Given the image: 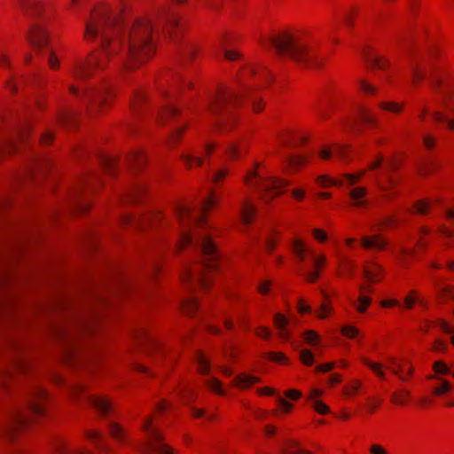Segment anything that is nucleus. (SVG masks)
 Returning <instances> with one entry per match:
<instances>
[{
    "mask_svg": "<svg viewBox=\"0 0 454 454\" xmlns=\"http://www.w3.org/2000/svg\"><path fill=\"white\" fill-rule=\"evenodd\" d=\"M86 438L93 442L94 446L98 450L102 449V443L104 441L103 433L98 429H88L84 432Z\"/></svg>",
    "mask_w": 454,
    "mask_h": 454,
    "instance_id": "nucleus-44",
    "label": "nucleus"
},
{
    "mask_svg": "<svg viewBox=\"0 0 454 454\" xmlns=\"http://www.w3.org/2000/svg\"><path fill=\"white\" fill-rule=\"evenodd\" d=\"M364 387L363 382L358 379H353L342 388L343 395L347 398H353L359 394L360 389Z\"/></svg>",
    "mask_w": 454,
    "mask_h": 454,
    "instance_id": "nucleus-33",
    "label": "nucleus"
},
{
    "mask_svg": "<svg viewBox=\"0 0 454 454\" xmlns=\"http://www.w3.org/2000/svg\"><path fill=\"white\" fill-rule=\"evenodd\" d=\"M29 40L35 47L43 49L48 44V33L41 27H34L30 31Z\"/></svg>",
    "mask_w": 454,
    "mask_h": 454,
    "instance_id": "nucleus-25",
    "label": "nucleus"
},
{
    "mask_svg": "<svg viewBox=\"0 0 454 454\" xmlns=\"http://www.w3.org/2000/svg\"><path fill=\"white\" fill-rule=\"evenodd\" d=\"M313 270L308 272L305 276L309 283H315L320 278L323 268L327 262V258L325 254H313L312 256Z\"/></svg>",
    "mask_w": 454,
    "mask_h": 454,
    "instance_id": "nucleus-20",
    "label": "nucleus"
},
{
    "mask_svg": "<svg viewBox=\"0 0 454 454\" xmlns=\"http://www.w3.org/2000/svg\"><path fill=\"white\" fill-rule=\"evenodd\" d=\"M264 162L254 160L241 177L244 187L250 192H258L259 199L265 204H270L284 192L283 188L289 185L288 180L277 176L262 175Z\"/></svg>",
    "mask_w": 454,
    "mask_h": 454,
    "instance_id": "nucleus-5",
    "label": "nucleus"
},
{
    "mask_svg": "<svg viewBox=\"0 0 454 454\" xmlns=\"http://www.w3.org/2000/svg\"><path fill=\"white\" fill-rule=\"evenodd\" d=\"M303 340L309 345L317 346L320 335L314 330H307L302 333Z\"/></svg>",
    "mask_w": 454,
    "mask_h": 454,
    "instance_id": "nucleus-60",
    "label": "nucleus"
},
{
    "mask_svg": "<svg viewBox=\"0 0 454 454\" xmlns=\"http://www.w3.org/2000/svg\"><path fill=\"white\" fill-rule=\"evenodd\" d=\"M147 192V186L144 184H138L132 189L130 192L133 202H137Z\"/></svg>",
    "mask_w": 454,
    "mask_h": 454,
    "instance_id": "nucleus-61",
    "label": "nucleus"
},
{
    "mask_svg": "<svg viewBox=\"0 0 454 454\" xmlns=\"http://www.w3.org/2000/svg\"><path fill=\"white\" fill-rule=\"evenodd\" d=\"M317 183L325 188L331 186H340L343 184L341 181H337L327 175H321L317 176Z\"/></svg>",
    "mask_w": 454,
    "mask_h": 454,
    "instance_id": "nucleus-58",
    "label": "nucleus"
},
{
    "mask_svg": "<svg viewBox=\"0 0 454 454\" xmlns=\"http://www.w3.org/2000/svg\"><path fill=\"white\" fill-rule=\"evenodd\" d=\"M91 406L102 416L114 412V402L107 395H91L89 398Z\"/></svg>",
    "mask_w": 454,
    "mask_h": 454,
    "instance_id": "nucleus-19",
    "label": "nucleus"
},
{
    "mask_svg": "<svg viewBox=\"0 0 454 454\" xmlns=\"http://www.w3.org/2000/svg\"><path fill=\"white\" fill-rule=\"evenodd\" d=\"M225 153L231 160H238L242 157L241 146L239 143L232 142L228 145Z\"/></svg>",
    "mask_w": 454,
    "mask_h": 454,
    "instance_id": "nucleus-52",
    "label": "nucleus"
},
{
    "mask_svg": "<svg viewBox=\"0 0 454 454\" xmlns=\"http://www.w3.org/2000/svg\"><path fill=\"white\" fill-rule=\"evenodd\" d=\"M239 100V96L233 90H219L216 96L208 103L207 111L219 117L214 125L215 132L228 133L236 129L239 116L232 110Z\"/></svg>",
    "mask_w": 454,
    "mask_h": 454,
    "instance_id": "nucleus-6",
    "label": "nucleus"
},
{
    "mask_svg": "<svg viewBox=\"0 0 454 454\" xmlns=\"http://www.w3.org/2000/svg\"><path fill=\"white\" fill-rule=\"evenodd\" d=\"M355 265L348 260L342 261L337 271V275L342 278H352L354 273Z\"/></svg>",
    "mask_w": 454,
    "mask_h": 454,
    "instance_id": "nucleus-49",
    "label": "nucleus"
},
{
    "mask_svg": "<svg viewBox=\"0 0 454 454\" xmlns=\"http://www.w3.org/2000/svg\"><path fill=\"white\" fill-rule=\"evenodd\" d=\"M428 380H440L442 381V384L439 386H436L434 389L432 394L435 396H441L443 395L452 390V387L450 383L447 380H442L436 375H429L427 377Z\"/></svg>",
    "mask_w": 454,
    "mask_h": 454,
    "instance_id": "nucleus-40",
    "label": "nucleus"
},
{
    "mask_svg": "<svg viewBox=\"0 0 454 454\" xmlns=\"http://www.w3.org/2000/svg\"><path fill=\"white\" fill-rule=\"evenodd\" d=\"M205 385L212 391L214 394L223 396L225 395V391L223 387V383L216 377H211L205 381Z\"/></svg>",
    "mask_w": 454,
    "mask_h": 454,
    "instance_id": "nucleus-46",
    "label": "nucleus"
},
{
    "mask_svg": "<svg viewBox=\"0 0 454 454\" xmlns=\"http://www.w3.org/2000/svg\"><path fill=\"white\" fill-rule=\"evenodd\" d=\"M416 303L424 305V300L418 290L411 289L403 298V308L411 310Z\"/></svg>",
    "mask_w": 454,
    "mask_h": 454,
    "instance_id": "nucleus-32",
    "label": "nucleus"
},
{
    "mask_svg": "<svg viewBox=\"0 0 454 454\" xmlns=\"http://www.w3.org/2000/svg\"><path fill=\"white\" fill-rule=\"evenodd\" d=\"M127 45L123 67L127 71H134L145 65L155 50L153 27L150 20L137 19L134 21L128 33Z\"/></svg>",
    "mask_w": 454,
    "mask_h": 454,
    "instance_id": "nucleus-4",
    "label": "nucleus"
},
{
    "mask_svg": "<svg viewBox=\"0 0 454 454\" xmlns=\"http://www.w3.org/2000/svg\"><path fill=\"white\" fill-rule=\"evenodd\" d=\"M311 236L319 244L326 243L329 239L327 232L321 228H313L311 230Z\"/></svg>",
    "mask_w": 454,
    "mask_h": 454,
    "instance_id": "nucleus-63",
    "label": "nucleus"
},
{
    "mask_svg": "<svg viewBox=\"0 0 454 454\" xmlns=\"http://www.w3.org/2000/svg\"><path fill=\"white\" fill-rule=\"evenodd\" d=\"M289 320L282 313L278 312L273 317V325L278 330V337L283 341H288L292 333L288 329Z\"/></svg>",
    "mask_w": 454,
    "mask_h": 454,
    "instance_id": "nucleus-23",
    "label": "nucleus"
},
{
    "mask_svg": "<svg viewBox=\"0 0 454 454\" xmlns=\"http://www.w3.org/2000/svg\"><path fill=\"white\" fill-rule=\"evenodd\" d=\"M429 68L431 71V85L442 95L444 106L454 114V87L451 85L443 86V82L437 74V67L431 66Z\"/></svg>",
    "mask_w": 454,
    "mask_h": 454,
    "instance_id": "nucleus-10",
    "label": "nucleus"
},
{
    "mask_svg": "<svg viewBox=\"0 0 454 454\" xmlns=\"http://www.w3.org/2000/svg\"><path fill=\"white\" fill-rule=\"evenodd\" d=\"M147 160L146 153L142 149H135L129 155L130 166L135 169H141L145 166Z\"/></svg>",
    "mask_w": 454,
    "mask_h": 454,
    "instance_id": "nucleus-30",
    "label": "nucleus"
},
{
    "mask_svg": "<svg viewBox=\"0 0 454 454\" xmlns=\"http://www.w3.org/2000/svg\"><path fill=\"white\" fill-rule=\"evenodd\" d=\"M121 21L113 15L109 5L97 4L85 20L83 38L92 43L100 36L102 51L92 53L85 61H77L71 67V76L76 81H85L92 76L94 71L106 68L110 59L121 50Z\"/></svg>",
    "mask_w": 454,
    "mask_h": 454,
    "instance_id": "nucleus-1",
    "label": "nucleus"
},
{
    "mask_svg": "<svg viewBox=\"0 0 454 454\" xmlns=\"http://www.w3.org/2000/svg\"><path fill=\"white\" fill-rule=\"evenodd\" d=\"M180 279L183 285L189 290L193 291L195 284L203 293H208L213 286V279L205 272H201L198 265H186L180 273Z\"/></svg>",
    "mask_w": 454,
    "mask_h": 454,
    "instance_id": "nucleus-9",
    "label": "nucleus"
},
{
    "mask_svg": "<svg viewBox=\"0 0 454 454\" xmlns=\"http://www.w3.org/2000/svg\"><path fill=\"white\" fill-rule=\"evenodd\" d=\"M333 312L331 301H323L316 311V315L319 319H326Z\"/></svg>",
    "mask_w": 454,
    "mask_h": 454,
    "instance_id": "nucleus-57",
    "label": "nucleus"
},
{
    "mask_svg": "<svg viewBox=\"0 0 454 454\" xmlns=\"http://www.w3.org/2000/svg\"><path fill=\"white\" fill-rule=\"evenodd\" d=\"M272 43L280 56L290 59L302 68L320 69L325 66V58L319 51L318 43L308 31H282L272 39Z\"/></svg>",
    "mask_w": 454,
    "mask_h": 454,
    "instance_id": "nucleus-2",
    "label": "nucleus"
},
{
    "mask_svg": "<svg viewBox=\"0 0 454 454\" xmlns=\"http://www.w3.org/2000/svg\"><path fill=\"white\" fill-rule=\"evenodd\" d=\"M453 292L452 286H444L438 293L437 299L440 303H445L450 298H451Z\"/></svg>",
    "mask_w": 454,
    "mask_h": 454,
    "instance_id": "nucleus-64",
    "label": "nucleus"
},
{
    "mask_svg": "<svg viewBox=\"0 0 454 454\" xmlns=\"http://www.w3.org/2000/svg\"><path fill=\"white\" fill-rule=\"evenodd\" d=\"M70 94L74 95L81 104L86 106L88 113L93 115L96 113L105 112L109 108L114 98V92L107 87L89 86L80 89L71 84L68 87Z\"/></svg>",
    "mask_w": 454,
    "mask_h": 454,
    "instance_id": "nucleus-7",
    "label": "nucleus"
},
{
    "mask_svg": "<svg viewBox=\"0 0 454 454\" xmlns=\"http://www.w3.org/2000/svg\"><path fill=\"white\" fill-rule=\"evenodd\" d=\"M290 247L294 256L301 262H304L307 257L312 256L314 254L311 247L306 243V241L299 237H294L290 241Z\"/></svg>",
    "mask_w": 454,
    "mask_h": 454,
    "instance_id": "nucleus-17",
    "label": "nucleus"
},
{
    "mask_svg": "<svg viewBox=\"0 0 454 454\" xmlns=\"http://www.w3.org/2000/svg\"><path fill=\"white\" fill-rule=\"evenodd\" d=\"M48 392L41 387H35L28 397V406L35 416H43L46 412V404L49 400Z\"/></svg>",
    "mask_w": 454,
    "mask_h": 454,
    "instance_id": "nucleus-11",
    "label": "nucleus"
},
{
    "mask_svg": "<svg viewBox=\"0 0 454 454\" xmlns=\"http://www.w3.org/2000/svg\"><path fill=\"white\" fill-rule=\"evenodd\" d=\"M410 392L408 390H400L394 392L391 395V402L395 405L403 406L408 403Z\"/></svg>",
    "mask_w": 454,
    "mask_h": 454,
    "instance_id": "nucleus-53",
    "label": "nucleus"
},
{
    "mask_svg": "<svg viewBox=\"0 0 454 454\" xmlns=\"http://www.w3.org/2000/svg\"><path fill=\"white\" fill-rule=\"evenodd\" d=\"M199 304L196 297H190L182 303V311L189 317H193L198 311Z\"/></svg>",
    "mask_w": 454,
    "mask_h": 454,
    "instance_id": "nucleus-43",
    "label": "nucleus"
},
{
    "mask_svg": "<svg viewBox=\"0 0 454 454\" xmlns=\"http://www.w3.org/2000/svg\"><path fill=\"white\" fill-rule=\"evenodd\" d=\"M273 282L270 279L260 280L256 285V292L262 296H268L271 293Z\"/></svg>",
    "mask_w": 454,
    "mask_h": 454,
    "instance_id": "nucleus-56",
    "label": "nucleus"
},
{
    "mask_svg": "<svg viewBox=\"0 0 454 454\" xmlns=\"http://www.w3.org/2000/svg\"><path fill=\"white\" fill-rule=\"evenodd\" d=\"M230 175H231V168L228 166L223 165L214 171L212 177H211V182L214 184H221L222 183H223L225 181V179Z\"/></svg>",
    "mask_w": 454,
    "mask_h": 454,
    "instance_id": "nucleus-45",
    "label": "nucleus"
},
{
    "mask_svg": "<svg viewBox=\"0 0 454 454\" xmlns=\"http://www.w3.org/2000/svg\"><path fill=\"white\" fill-rule=\"evenodd\" d=\"M200 52V46L198 43H189L183 51V59L184 61L192 62L197 58Z\"/></svg>",
    "mask_w": 454,
    "mask_h": 454,
    "instance_id": "nucleus-42",
    "label": "nucleus"
},
{
    "mask_svg": "<svg viewBox=\"0 0 454 454\" xmlns=\"http://www.w3.org/2000/svg\"><path fill=\"white\" fill-rule=\"evenodd\" d=\"M179 159L185 168L189 170L200 168L204 164V158L195 155L193 153H183L180 154Z\"/></svg>",
    "mask_w": 454,
    "mask_h": 454,
    "instance_id": "nucleus-29",
    "label": "nucleus"
},
{
    "mask_svg": "<svg viewBox=\"0 0 454 454\" xmlns=\"http://www.w3.org/2000/svg\"><path fill=\"white\" fill-rule=\"evenodd\" d=\"M30 132L31 127L29 125L21 127L17 135V140L11 139L0 145L1 152L6 154L14 153L18 150V143L25 144L30 136Z\"/></svg>",
    "mask_w": 454,
    "mask_h": 454,
    "instance_id": "nucleus-15",
    "label": "nucleus"
},
{
    "mask_svg": "<svg viewBox=\"0 0 454 454\" xmlns=\"http://www.w3.org/2000/svg\"><path fill=\"white\" fill-rule=\"evenodd\" d=\"M281 237L282 234L278 231H274L270 233L266 241V249L269 253H272L276 249Z\"/></svg>",
    "mask_w": 454,
    "mask_h": 454,
    "instance_id": "nucleus-54",
    "label": "nucleus"
},
{
    "mask_svg": "<svg viewBox=\"0 0 454 454\" xmlns=\"http://www.w3.org/2000/svg\"><path fill=\"white\" fill-rule=\"evenodd\" d=\"M368 190L364 186H355L348 193L350 200V207L354 208H361L367 207L366 196Z\"/></svg>",
    "mask_w": 454,
    "mask_h": 454,
    "instance_id": "nucleus-22",
    "label": "nucleus"
},
{
    "mask_svg": "<svg viewBox=\"0 0 454 454\" xmlns=\"http://www.w3.org/2000/svg\"><path fill=\"white\" fill-rule=\"evenodd\" d=\"M363 363L368 366L378 377H380V379H385V372L384 371L382 370V365L380 363H376V362H372L370 361L368 358L366 357H364L362 359Z\"/></svg>",
    "mask_w": 454,
    "mask_h": 454,
    "instance_id": "nucleus-59",
    "label": "nucleus"
},
{
    "mask_svg": "<svg viewBox=\"0 0 454 454\" xmlns=\"http://www.w3.org/2000/svg\"><path fill=\"white\" fill-rule=\"evenodd\" d=\"M284 454H312L309 450L302 449L296 442L287 441L283 445Z\"/></svg>",
    "mask_w": 454,
    "mask_h": 454,
    "instance_id": "nucleus-47",
    "label": "nucleus"
},
{
    "mask_svg": "<svg viewBox=\"0 0 454 454\" xmlns=\"http://www.w3.org/2000/svg\"><path fill=\"white\" fill-rule=\"evenodd\" d=\"M181 111L174 105L164 106L157 115V121L160 125H166L170 120L177 117Z\"/></svg>",
    "mask_w": 454,
    "mask_h": 454,
    "instance_id": "nucleus-28",
    "label": "nucleus"
},
{
    "mask_svg": "<svg viewBox=\"0 0 454 454\" xmlns=\"http://www.w3.org/2000/svg\"><path fill=\"white\" fill-rule=\"evenodd\" d=\"M361 246L365 250L382 252L387 248L388 241L381 234L364 235L361 238Z\"/></svg>",
    "mask_w": 454,
    "mask_h": 454,
    "instance_id": "nucleus-16",
    "label": "nucleus"
},
{
    "mask_svg": "<svg viewBox=\"0 0 454 454\" xmlns=\"http://www.w3.org/2000/svg\"><path fill=\"white\" fill-rule=\"evenodd\" d=\"M188 128V125L176 128L172 130L167 139L168 146L174 148L177 146L183 139V137Z\"/></svg>",
    "mask_w": 454,
    "mask_h": 454,
    "instance_id": "nucleus-36",
    "label": "nucleus"
},
{
    "mask_svg": "<svg viewBox=\"0 0 454 454\" xmlns=\"http://www.w3.org/2000/svg\"><path fill=\"white\" fill-rule=\"evenodd\" d=\"M357 86L361 92L369 97H375L380 90L379 87H377L375 84L362 78L357 81Z\"/></svg>",
    "mask_w": 454,
    "mask_h": 454,
    "instance_id": "nucleus-39",
    "label": "nucleus"
},
{
    "mask_svg": "<svg viewBox=\"0 0 454 454\" xmlns=\"http://www.w3.org/2000/svg\"><path fill=\"white\" fill-rule=\"evenodd\" d=\"M308 158L304 155H293L288 159V168L293 172H297L300 168L306 165Z\"/></svg>",
    "mask_w": 454,
    "mask_h": 454,
    "instance_id": "nucleus-50",
    "label": "nucleus"
},
{
    "mask_svg": "<svg viewBox=\"0 0 454 454\" xmlns=\"http://www.w3.org/2000/svg\"><path fill=\"white\" fill-rule=\"evenodd\" d=\"M165 353L166 349L162 342L155 339L149 340V347L147 350V355L149 356H153L154 355L164 356Z\"/></svg>",
    "mask_w": 454,
    "mask_h": 454,
    "instance_id": "nucleus-51",
    "label": "nucleus"
},
{
    "mask_svg": "<svg viewBox=\"0 0 454 454\" xmlns=\"http://www.w3.org/2000/svg\"><path fill=\"white\" fill-rule=\"evenodd\" d=\"M264 357L279 364H287L289 363V358L283 352L270 351L265 354Z\"/></svg>",
    "mask_w": 454,
    "mask_h": 454,
    "instance_id": "nucleus-55",
    "label": "nucleus"
},
{
    "mask_svg": "<svg viewBox=\"0 0 454 454\" xmlns=\"http://www.w3.org/2000/svg\"><path fill=\"white\" fill-rule=\"evenodd\" d=\"M433 202L427 199H421L414 202L412 207V213L426 215L430 213Z\"/></svg>",
    "mask_w": 454,
    "mask_h": 454,
    "instance_id": "nucleus-38",
    "label": "nucleus"
},
{
    "mask_svg": "<svg viewBox=\"0 0 454 454\" xmlns=\"http://www.w3.org/2000/svg\"><path fill=\"white\" fill-rule=\"evenodd\" d=\"M30 423L31 419L26 411H16L9 420L8 430L12 433H18L28 427Z\"/></svg>",
    "mask_w": 454,
    "mask_h": 454,
    "instance_id": "nucleus-18",
    "label": "nucleus"
},
{
    "mask_svg": "<svg viewBox=\"0 0 454 454\" xmlns=\"http://www.w3.org/2000/svg\"><path fill=\"white\" fill-rule=\"evenodd\" d=\"M52 448L55 454H69L74 447L67 439L59 438L53 442Z\"/></svg>",
    "mask_w": 454,
    "mask_h": 454,
    "instance_id": "nucleus-41",
    "label": "nucleus"
},
{
    "mask_svg": "<svg viewBox=\"0 0 454 454\" xmlns=\"http://www.w3.org/2000/svg\"><path fill=\"white\" fill-rule=\"evenodd\" d=\"M358 292L359 295L357 299L350 301V302L358 313L364 314L372 304V298L370 294H372L373 289L371 285L361 284L358 287Z\"/></svg>",
    "mask_w": 454,
    "mask_h": 454,
    "instance_id": "nucleus-14",
    "label": "nucleus"
},
{
    "mask_svg": "<svg viewBox=\"0 0 454 454\" xmlns=\"http://www.w3.org/2000/svg\"><path fill=\"white\" fill-rule=\"evenodd\" d=\"M426 78L425 67L418 63H413L411 67V82L412 86L417 87L423 82Z\"/></svg>",
    "mask_w": 454,
    "mask_h": 454,
    "instance_id": "nucleus-34",
    "label": "nucleus"
},
{
    "mask_svg": "<svg viewBox=\"0 0 454 454\" xmlns=\"http://www.w3.org/2000/svg\"><path fill=\"white\" fill-rule=\"evenodd\" d=\"M153 415L146 416L141 424V430L145 434V441L140 450L143 454L156 452L157 454H174L173 449L165 442L163 433L154 426Z\"/></svg>",
    "mask_w": 454,
    "mask_h": 454,
    "instance_id": "nucleus-8",
    "label": "nucleus"
},
{
    "mask_svg": "<svg viewBox=\"0 0 454 454\" xmlns=\"http://www.w3.org/2000/svg\"><path fill=\"white\" fill-rule=\"evenodd\" d=\"M300 361L306 366H311L314 364V354L310 349L304 348L300 351Z\"/></svg>",
    "mask_w": 454,
    "mask_h": 454,
    "instance_id": "nucleus-62",
    "label": "nucleus"
},
{
    "mask_svg": "<svg viewBox=\"0 0 454 454\" xmlns=\"http://www.w3.org/2000/svg\"><path fill=\"white\" fill-rule=\"evenodd\" d=\"M240 219L244 224H251L256 217L257 207L250 195L244 196L239 203Z\"/></svg>",
    "mask_w": 454,
    "mask_h": 454,
    "instance_id": "nucleus-12",
    "label": "nucleus"
},
{
    "mask_svg": "<svg viewBox=\"0 0 454 454\" xmlns=\"http://www.w3.org/2000/svg\"><path fill=\"white\" fill-rule=\"evenodd\" d=\"M358 119L362 124L368 127L379 125V119L372 110L366 106H360L357 110Z\"/></svg>",
    "mask_w": 454,
    "mask_h": 454,
    "instance_id": "nucleus-27",
    "label": "nucleus"
},
{
    "mask_svg": "<svg viewBox=\"0 0 454 454\" xmlns=\"http://www.w3.org/2000/svg\"><path fill=\"white\" fill-rule=\"evenodd\" d=\"M164 217H165V215L162 211L154 210V211L148 213L146 215H145L144 220L148 222V225L151 228H154L158 224L162 223Z\"/></svg>",
    "mask_w": 454,
    "mask_h": 454,
    "instance_id": "nucleus-48",
    "label": "nucleus"
},
{
    "mask_svg": "<svg viewBox=\"0 0 454 454\" xmlns=\"http://www.w3.org/2000/svg\"><path fill=\"white\" fill-rule=\"evenodd\" d=\"M217 205L218 199L211 192L201 205L202 215L198 220L196 228L182 231L176 246V253H181L189 247L200 248L204 267L212 270H217L220 266L221 254L218 245L209 231L198 229L206 224L207 214Z\"/></svg>",
    "mask_w": 454,
    "mask_h": 454,
    "instance_id": "nucleus-3",
    "label": "nucleus"
},
{
    "mask_svg": "<svg viewBox=\"0 0 454 454\" xmlns=\"http://www.w3.org/2000/svg\"><path fill=\"white\" fill-rule=\"evenodd\" d=\"M364 277L370 284H379L382 281L385 277V268L374 262V261H367L364 263L363 266Z\"/></svg>",
    "mask_w": 454,
    "mask_h": 454,
    "instance_id": "nucleus-13",
    "label": "nucleus"
},
{
    "mask_svg": "<svg viewBox=\"0 0 454 454\" xmlns=\"http://www.w3.org/2000/svg\"><path fill=\"white\" fill-rule=\"evenodd\" d=\"M176 220L181 226L188 224L192 218V208L187 202H176L172 208Z\"/></svg>",
    "mask_w": 454,
    "mask_h": 454,
    "instance_id": "nucleus-21",
    "label": "nucleus"
},
{
    "mask_svg": "<svg viewBox=\"0 0 454 454\" xmlns=\"http://www.w3.org/2000/svg\"><path fill=\"white\" fill-rule=\"evenodd\" d=\"M260 381L261 379L259 377L242 372L232 380L231 386L239 390H246Z\"/></svg>",
    "mask_w": 454,
    "mask_h": 454,
    "instance_id": "nucleus-24",
    "label": "nucleus"
},
{
    "mask_svg": "<svg viewBox=\"0 0 454 454\" xmlns=\"http://www.w3.org/2000/svg\"><path fill=\"white\" fill-rule=\"evenodd\" d=\"M378 107L384 112L399 115L404 110V103L392 100H382L378 103Z\"/></svg>",
    "mask_w": 454,
    "mask_h": 454,
    "instance_id": "nucleus-31",
    "label": "nucleus"
},
{
    "mask_svg": "<svg viewBox=\"0 0 454 454\" xmlns=\"http://www.w3.org/2000/svg\"><path fill=\"white\" fill-rule=\"evenodd\" d=\"M372 69L386 70L390 67V60L384 55L376 54L366 59Z\"/></svg>",
    "mask_w": 454,
    "mask_h": 454,
    "instance_id": "nucleus-37",
    "label": "nucleus"
},
{
    "mask_svg": "<svg viewBox=\"0 0 454 454\" xmlns=\"http://www.w3.org/2000/svg\"><path fill=\"white\" fill-rule=\"evenodd\" d=\"M109 435L120 444H125L128 441V431L119 423L111 422L107 427Z\"/></svg>",
    "mask_w": 454,
    "mask_h": 454,
    "instance_id": "nucleus-26",
    "label": "nucleus"
},
{
    "mask_svg": "<svg viewBox=\"0 0 454 454\" xmlns=\"http://www.w3.org/2000/svg\"><path fill=\"white\" fill-rule=\"evenodd\" d=\"M197 371L202 375H208L211 372V361L202 352H198L195 357Z\"/></svg>",
    "mask_w": 454,
    "mask_h": 454,
    "instance_id": "nucleus-35",
    "label": "nucleus"
}]
</instances>
